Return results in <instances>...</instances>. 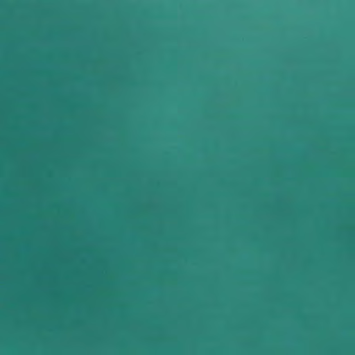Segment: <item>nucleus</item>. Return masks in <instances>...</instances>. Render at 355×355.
<instances>
[{
  "instance_id": "nucleus-1",
  "label": "nucleus",
  "mask_w": 355,
  "mask_h": 355,
  "mask_svg": "<svg viewBox=\"0 0 355 355\" xmlns=\"http://www.w3.org/2000/svg\"><path fill=\"white\" fill-rule=\"evenodd\" d=\"M216 74H222V0H217Z\"/></svg>"
},
{
  "instance_id": "nucleus-3",
  "label": "nucleus",
  "mask_w": 355,
  "mask_h": 355,
  "mask_svg": "<svg viewBox=\"0 0 355 355\" xmlns=\"http://www.w3.org/2000/svg\"><path fill=\"white\" fill-rule=\"evenodd\" d=\"M223 353H225V348H223Z\"/></svg>"
},
{
  "instance_id": "nucleus-2",
  "label": "nucleus",
  "mask_w": 355,
  "mask_h": 355,
  "mask_svg": "<svg viewBox=\"0 0 355 355\" xmlns=\"http://www.w3.org/2000/svg\"><path fill=\"white\" fill-rule=\"evenodd\" d=\"M223 353H225V348H223Z\"/></svg>"
},
{
  "instance_id": "nucleus-4",
  "label": "nucleus",
  "mask_w": 355,
  "mask_h": 355,
  "mask_svg": "<svg viewBox=\"0 0 355 355\" xmlns=\"http://www.w3.org/2000/svg\"><path fill=\"white\" fill-rule=\"evenodd\" d=\"M223 353H225V348H223Z\"/></svg>"
}]
</instances>
